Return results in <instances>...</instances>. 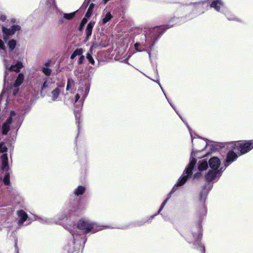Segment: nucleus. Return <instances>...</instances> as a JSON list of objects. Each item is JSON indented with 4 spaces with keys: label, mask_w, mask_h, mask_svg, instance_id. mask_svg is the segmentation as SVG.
<instances>
[{
    "label": "nucleus",
    "mask_w": 253,
    "mask_h": 253,
    "mask_svg": "<svg viewBox=\"0 0 253 253\" xmlns=\"http://www.w3.org/2000/svg\"><path fill=\"white\" fill-rule=\"evenodd\" d=\"M90 0H85L83 4V5H84L85 7H86L89 3Z\"/></svg>",
    "instance_id": "nucleus-37"
},
{
    "label": "nucleus",
    "mask_w": 253,
    "mask_h": 253,
    "mask_svg": "<svg viewBox=\"0 0 253 253\" xmlns=\"http://www.w3.org/2000/svg\"><path fill=\"white\" fill-rule=\"evenodd\" d=\"M140 45V44L138 43H136L134 45L135 46V49L138 51H142L143 50V49H139L138 48V46Z\"/></svg>",
    "instance_id": "nucleus-34"
},
{
    "label": "nucleus",
    "mask_w": 253,
    "mask_h": 253,
    "mask_svg": "<svg viewBox=\"0 0 253 253\" xmlns=\"http://www.w3.org/2000/svg\"><path fill=\"white\" fill-rule=\"evenodd\" d=\"M3 62L5 67V75L4 82V83H5L6 80H9V74L10 73L11 71H14L17 73L19 72L20 69L23 67V64L21 62L18 61L15 65H10L8 63L7 60L6 59H4Z\"/></svg>",
    "instance_id": "nucleus-5"
},
{
    "label": "nucleus",
    "mask_w": 253,
    "mask_h": 253,
    "mask_svg": "<svg viewBox=\"0 0 253 253\" xmlns=\"http://www.w3.org/2000/svg\"><path fill=\"white\" fill-rule=\"evenodd\" d=\"M88 92H89V88L87 87H86L85 89V93H84V95L82 96V99L83 100H84V99L86 97Z\"/></svg>",
    "instance_id": "nucleus-31"
},
{
    "label": "nucleus",
    "mask_w": 253,
    "mask_h": 253,
    "mask_svg": "<svg viewBox=\"0 0 253 253\" xmlns=\"http://www.w3.org/2000/svg\"><path fill=\"white\" fill-rule=\"evenodd\" d=\"M167 201H168V199H166V200L164 201V202L163 203L162 205V206H161V208L160 209L159 211V212H160V211L162 210V209H163V208L164 207V206L165 205V204L167 203Z\"/></svg>",
    "instance_id": "nucleus-36"
},
{
    "label": "nucleus",
    "mask_w": 253,
    "mask_h": 253,
    "mask_svg": "<svg viewBox=\"0 0 253 253\" xmlns=\"http://www.w3.org/2000/svg\"><path fill=\"white\" fill-rule=\"evenodd\" d=\"M17 214L18 216V223L22 224L28 218L27 213L21 210L18 211Z\"/></svg>",
    "instance_id": "nucleus-10"
},
{
    "label": "nucleus",
    "mask_w": 253,
    "mask_h": 253,
    "mask_svg": "<svg viewBox=\"0 0 253 253\" xmlns=\"http://www.w3.org/2000/svg\"><path fill=\"white\" fill-rule=\"evenodd\" d=\"M16 44V41L14 40L9 41L8 42V46L10 51H12L15 48Z\"/></svg>",
    "instance_id": "nucleus-21"
},
{
    "label": "nucleus",
    "mask_w": 253,
    "mask_h": 253,
    "mask_svg": "<svg viewBox=\"0 0 253 253\" xmlns=\"http://www.w3.org/2000/svg\"><path fill=\"white\" fill-rule=\"evenodd\" d=\"M84 190L85 188L84 187L80 186L76 189L75 190L74 194L77 196H79L80 195L83 194L84 192Z\"/></svg>",
    "instance_id": "nucleus-18"
},
{
    "label": "nucleus",
    "mask_w": 253,
    "mask_h": 253,
    "mask_svg": "<svg viewBox=\"0 0 253 253\" xmlns=\"http://www.w3.org/2000/svg\"><path fill=\"white\" fill-rule=\"evenodd\" d=\"M46 87V82H45L43 84V86H42V88H44V87Z\"/></svg>",
    "instance_id": "nucleus-38"
},
{
    "label": "nucleus",
    "mask_w": 253,
    "mask_h": 253,
    "mask_svg": "<svg viewBox=\"0 0 253 253\" xmlns=\"http://www.w3.org/2000/svg\"><path fill=\"white\" fill-rule=\"evenodd\" d=\"M112 16L110 12H107L106 14L102 18L103 24H105L111 20Z\"/></svg>",
    "instance_id": "nucleus-20"
},
{
    "label": "nucleus",
    "mask_w": 253,
    "mask_h": 253,
    "mask_svg": "<svg viewBox=\"0 0 253 253\" xmlns=\"http://www.w3.org/2000/svg\"><path fill=\"white\" fill-rule=\"evenodd\" d=\"M1 169L2 170L8 171L9 167L8 165V158L7 154H3L1 156Z\"/></svg>",
    "instance_id": "nucleus-11"
},
{
    "label": "nucleus",
    "mask_w": 253,
    "mask_h": 253,
    "mask_svg": "<svg viewBox=\"0 0 253 253\" xmlns=\"http://www.w3.org/2000/svg\"><path fill=\"white\" fill-rule=\"evenodd\" d=\"M42 71L46 76H49L51 72V70L47 67H43Z\"/></svg>",
    "instance_id": "nucleus-26"
},
{
    "label": "nucleus",
    "mask_w": 253,
    "mask_h": 253,
    "mask_svg": "<svg viewBox=\"0 0 253 253\" xmlns=\"http://www.w3.org/2000/svg\"><path fill=\"white\" fill-rule=\"evenodd\" d=\"M219 175V174L218 171H216V170L212 169L206 175V179L208 181H212L215 179Z\"/></svg>",
    "instance_id": "nucleus-9"
},
{
    "label": "nucleus",
    "mask_w": 253,
    "mask_h": 253,
    "mask_svg": "<svg viewBox=\"0 0 253 253\" xmlns=\"http://www.w3.org/2000/svg\"><path fill=\"white\" fill-rule=\"evenodd\" d=\"M84 50L82 48H78L73 52V53L71 56V58L73 59L78 55H82L83 53Z\"/></svg>",
    "instance_id": "nucleus-17"
},
{
    "label": "nucleus",
    "mask_w": 253,
    "mask_h": 253,
    "mask_svg": "<svg viewBox=\"0 0 253 253\" xmlns=\"http://www.w3.org/2000/svg\"><path fill=\"white\" fill-rule=\"evenodd\" d=\"M11 125V128H16L19 126L18 120V117L16 113L12 111L10 112V117L6 120L2 126V133L6 134L10 130Z\"/></svg>",
    "instance_id": "nucleus-2"
},
{
    "label": "nucleus",
    "mask_w": 253,
    "mask_h": 253,
    "mask_svg": "<svg viewBox=\"0 0 253 253\" xmlns=\"http://www.w3.org/2000/svg\"><path fill=\"white\" fill-rule=\"evenodd\" d=\"M60 93V90L58 88H56L53 90L51 93L52 95V100H55L58 96Z\"/></svg>",
    "instance_id": "nucleus-23"
},
{
    "label": "nucleus",
    "mask_w": 253,
    "mask_h": 253,
    "mask_svg": "<svg viewBox=\"0 0 253 253\" xmlns=\"http://www.w3.org/2000/svg\"><path fill=\"white\" fill-rule=\"evenodd\" d=\"M232 147L233 151L240 152V155L244 154L253 148V140L237 141Z\"/></svg>",
    "instance_id": "nucleus-3"
},
{
    "label": "nucleus",
    "mask_w": 253,
    "mask_h": 253,
    "mask_svg": "<svg viewBox=\"0 0 253 253\" xmlns=\"http://www.w3.org/2000/svg\"><path fill=\"white\" fill-rule=\"evenodd\" d=\"M208 167V162L204 160H202L199 161L198 163V170L199 172L195 173L194 175V177H197L199 176L200 173L202 171L206 170Z\"/></svg>",
    "instance_id": "nucleus-7"
},
{
    "label": "nucleus",
    "mask_w": 253,
    "mask_h": 253,
    "mask_svg": "<svg viewBox=\"0 0 253 253\" xmlns=\"http://www.w3.org/2000/svg\"><path fill=\"white\" fill-rule=\"evenodd\" d=\"M84 60V55H81L79 60H78V63L81 64H82Z\"/></svg>",
    "instance_id": "nucleus-32"
},
{
    "label": "nucleus",
    "mask_w": 253,
    "mask_h": 253,
    "mask_svg": "<svg viewBox=\"0 0 253 253\" xmlns=\"http://www.w3.org/2000/svg\"><path fill=\"white\" fill-rule=\"evenodd\" d=\"M5 19H6V16L5 15H2V14L0 15V21L3 22L5 20Z\"/></svg>",
    "instance_id": "nucleus-35"
},
{
    "label": "nucleus",
    "mask_w": 253,
    "mask_h": 253,
    "mask_svg": "<svg viewBox=\"0 0 253 253\" xmlns=\"http://www.w3.org/2000/svg\"><path fill=\"white\" fill-rule=\"evenodd\" d=\"M5 45L3 42L0 39V49L2 50L3 51H5Z\"/></svg>",
    "instance_id": "nucleus-29"
},
{
    "label": "nucleus",
    "mask_w": 253,
    "mask_h": 253,
    "mask_svg": "<svg viewBox=\"0 0 253 253\" xmlns=\"http://www.w3.org/2000/svg\"><path fill=\"white\" fill-rule=\"evenodd\" d=\"M20 27L18 25H14L7 29L2 27L3 37L4 40L8 38L10 36L13 35L17 31H19Z\"/></svg>",
    "instance_id": "nucleus-6"
},
{
    "label": "nucleus",
    "mask_w": 253,
    "mask_h": 253,
    "mask_svg": "<svg viewBox=\"0 0 253 253\" xmlns=\"http://www.w3.org/2000/svg\"><path fill=\"white\" fill-rule=\"evenodd\" d=\"M24 75L23 74H19L13 86L15 87L19 86L23 82Z\"/></svg>",
    "instance_id": "nucleus-15"
},
{
    "label": "nucleus",
    "mask_w": 253,
    "mask_h": 253,
    "mask_svg": "<svg viewBox=\"0 0 253 253\" xmlns=\"http://www.w3.org/2000/svg\"><path fill=\"white\" fill-rule=\"evenodd\" d=\"M206 196H207V194L206 193L201 194L200 195L201 201H204L205 200Z\"/></svg>",
    "instance_id": "nucleus-33"
},
{
    "label": "nucleus",
    "mask_w": 253,
    "mask_h": 253,
    "mask_svg": "<svg viewBox=\"0 0 253 253\" xmlns=\"http://www.w3.org/2000/svg\"><path fill=\"white\" fill-rule=\"evenodd\" d=\"M94 22L90 21L87 24L86 28V35L87 39L91 35L92 28L94 25Z\"/></svg>",
    "instance_id": "nucleus-13"
},
{
    "label": "nucleus",
    "mask_w": 253,
    "mask_h": 253,
    "mask_svg": "<svg viewBox=\"0 0 253 253\" xmlns=\"http://www.w3.org/2000/svg\"><path fill=\"white\" fill-rule=\"evenodd\" d=\"M75 86L74 81L71 79H68L66 86V90H72Z\"/></svg>",
    "instance_id": "nucleus-16"
},
{
    "label": "nucleus",
    "mask_w": 253,
    "mask_h": 253,
    "mask_svg": "<svg viewBox=\"0 0 253 253\" xmlns=\"http://www.w3.org/2000/svg\"><path fill=\"white\" fill-rule=\"evenodd\" d=\"M194 155V151H192L189 165L184 171L181 177L179 178L177 183L175 185V186H181L183 185L187 180L189 176L191 174L192 171L196 163V160L193 157Z\"/></svg>",
    "instance_id": "nucleus-1"
},
{
    "label": "nucleus",
    "mask_w": 253,
    "mask_h": 253,
    "mask_svg": "<svg viewBox=\"0 0 253 253\" xmlns=\"http://www.w3.org/2000/svg\"><path fill=\"white\" fill-rule=\"evenodd\" d=\"M78 93L76 94L75 96V102H77L78 100L80 99L81 94L83 92V89L82 88H80L78 91Z\"/></svg>",
    "instance_id": "nucleus-27"
},
{
    "label": "nucleus",
    "mask_w": 253,
    "mask_h": 253,
    "mask_svg": "<svg viewBox=\"0 0 253 253\" xmlns=\"http://www.w3.org/2000/svg\"><path fill=\"white\" fill-rule=\"evenodd\" d=\"M220 164L219 159L217 157H213L209 160V166L214 170H216Z\"/></svg>",
    "instance_id": "nucleus-8"
},
{
    "label": "nucleus",
    "mask_w": 253,
    "mask_h": 253,
    "mask_svg": "<svg viewBox=\"0 0 253 253\" xmlns=\"http://www.w3.org/2000/svg\"><path fill=\"white\" fill-rule=\"evenodd\" d=\"M159 83V85H160V87L162 88V87H161V86L160 85V84L159 83Z\"/></svg>",
    "instance_id": "nucleus-42"
},
{
    "label": "nucleus",
    "mask_w": 253,
    "mask_h": 253,
    "mask_svg": "<svg viewBox=\"0 0 253 253\" xmlns=\"http://www.w3.org/2000/svg\"><path fill=\"white\" fill-rule=\"evenodd\" d=\"M0 54H1V55H3V52L0 51Z\"/></svg>",
    "instance_id": "nucleus-40"
},
{
    "label": "nucleus",
    "mask_w": 253,
    "mask_h": 253,
    "mask_svg": "<svg viewBox=\"0 0 253 253\" xmlns=\"http://www.w3.org/2000/svg\"><path fill=\"white\" fill-rule=\"evenodd\" d=\"M7 149L6 146L4 145L3 142H0V153H4L6 152Z\"/></svg>",
    "instance_id": "nucleus-25"
},
{
    "label": "nucleus",
    "mask_w": 253,
    "mask_h": 253,
    "mask_svg": "<svg viewBox=\"0 0 253 253\" xmlns=\"http://www.w3.org/2000/svg\"><path fill=\"white\" fill-rule=\"evenodd\" d=\"M17 91H18V89H17L16 91H15L14 92L13 94H14V95H15V94H16V93L17 92Z\"/></svg>",
    "instance_id": "nucleus-39"
},
{
    "label": "nucleus",
    "mask_w": 253,
    "mask_h": 253,
    "mask_svg": "<svg viewBox=\"0 0 253 253\" xmlns=\"http://www.w3.org/2000/svg\"><path fill=\"white\" fill-rule=\"evenodd\" d=\"M87 18L85 16L84 18H83V19L82 21L81 24V27L80 30H81L83 28V27L84 26V25L87 22Z\"/></svg>",
    "instance_id": "nucleus-30"
},
{
    "label": "nucleus",
    "mask_w": 253,
    "mask_h": 253,
    "mask_svg": "<svg viewBox=\"0 0 253 253\" xmlns=\"http://www.w3.org/2000/svg\"><path fill=\"white\" fill-rule=\"evenodd\" d=\"M211 7H214L217 11H219L220 8L223 6V3L221 1L217 0L213 1L211 4Z\"/></svg>",
    "instance_id": "nucleus-14"
},
{
    "label": "nucleus",
    "mask_w": 253,
    "mask_h": 253,
    "mask_svg": "<svg viewBox=\"0 0 253 253\" xmlns=\"http://www.w3.org/2000/svg\"><path fill=\"white\" fill-rule=\"evenodd\" d=\"M74 16H75V13L73 12V13H68V14L64 13L63 17L64 18H65L66 19L70 20V19H72L74 17Z\"/></svg>",
    "instance_id": "nucleus-24"
},
{
    "label": "nucleus",
    "mask_w": 253,
    "mask_h": 253,
    "mask_svg": "<svg viewBox=\"0 0 253 253\" xmlns=\"http://www.w3.org/2000/svg\"><path fill=\"white\" fill-rule=\"evenodd\" d=\"M77 227L82 230L83 233H88L91 231V230L95 232L102 229L101 227H99V229H95L96 224L85 220H80L78 223Z\"/></svg>",
    "instance_id": "nucleus-4"
},
{
    "label": "nucleus",
    "mask_w": 253,
    "mask_h": 253,
    "mask_svg": "<svg viewBox=\"0 0 253 253\" xmlns=\"http://www.w3.org/2000/svg\"><path fill=\"white\" fill-rule=\"evenodd\" d=\"M200 238V235H198V238Z\"/></svg>",
    "instance_id": "nucleus-41"
},
{
    "label": "nucleus",
    "mask_w": 253,
    "mask_h": 253,
    "mask_svg": "<svg viewBox=\"0 0 253 253\" xmlns=\"http://www.w3.org/2000/svg\"><path fill=\"white\" fill-rule=\"evenodd\" d=\"M3 183L5 185H9L10 184V173L9 172H7L5 173V175L3 178Z\"/></svg>",
    "instance_id": "nucleus-22"
},
{
    "label": "nucleus",
    "mask_w": 253,
    "mask_h": 253,
    "mask_svg": "<svg viewBox=\"0 0 253 253\" xmlns=\"http://www.w3.org/2000/svg\"><path fill=\"white\" fill-rule=\"evenodd\" d=\"M237 158V155L233 151H229L227 155V162L231 163Z\"/></svg>",
    "instance_id": "nucleus-12"
},
{
    "label": "nucleus",
    "mask_w": 253,
    "mask_h": 253,
    "mask_svg": "<svg viewBox=\"0 0 253 253\" xmlns=\"http://www.w3.org/2000/svg\"><path fill=\"white\" fill-rule=\"evenodd\" d=\"M86 58L88 59V61L92 64H94V60H93L91 54L88 53L86 54Z\"/></svg>",
    "instance_id": "nucleus-28"
},
{
    "label": "nucleus",
    "mask_w": 253,
    "mask_h": 253,
    "mask_svg": "<svg viewBox=\"0 0 253 253\" xmlns=\"http://www.w3.org/2000/svg\"><path fill=\"white\" fill-rule=\"evenodd\" d=\"M94 7V4L91 3L88 8V10L85 14V17L86 18H89L91 16L92 12L93 11V9Z\"/></svg>",
    "instance_id": "nucleus-19"
}]
</instances>
